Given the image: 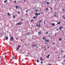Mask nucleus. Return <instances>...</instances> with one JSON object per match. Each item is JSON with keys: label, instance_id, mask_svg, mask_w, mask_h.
<instances>
[{"label": "nucleus", "instance_id": "1", "mask_svg": "<svg viewBox=\"0 0 65 65\" xmlns=\"http://www.w3.org/2000/svg\"><path fill=\"white\" fill-rule=\"evenodd\" d=\"M22 24L21 23V22H19V23L16 24H15V25H22Z\"/></svg>", "mask_w": 65, "mask_h": 65}, {"label": "nucleus", "instance_id": "2", "mask_svg": "<svg viewBox=\"0 0 65 65\" xmlns=\"http://www.w3.org/2000/svg\"><path fill=\"white\" fill-rule=\"evenodd\" d=\"M21 47V45H19L18 47L17 48V49H16V50L17 51H18L19 49V47Z\"/></svg>", "mask_w": 65, "mask_h": 65}, {"label": "nucleus", "instance_id": "3", "mask_svg": "<svg viewBox=\"0 0 65 65\" xmlns=\"http://www.w3.org/2000/svg\"><path fill=\"white\" fill-rule=\"evenodd\" d=\"M36 26H37V27H40V26H41L40 24H39V25H38L37 24L36 25Z\"/></svg>", "mask_w": 65, "mask_h": 65}, {"label": "nucleus", "instance_id": "4", "mask_svg": "<svg viewBox=\"0 0 65 65\" xmlns=\"http://www.w3.org/2000/svg\"><path fill=\"white\" fill-rule=\"evenodd\" d=\"M13 40V37H11L10 39V40L11 41H12Z\"/></svg>", "mask_w": 65, "mask_h": 65}, {"label": "nucleus", "instance_id": "5", "mask_svg": "<svg viewBox=\"0 0 65 65\" xmlns=\"http://www.w3.org/2000/svg\"><path fill=\"white\" fill-rule=\"evenodd\" d=\"M31 45L33 47H35L36 46H37V44H36V45H34V44H32Z\"/></svg>", "mask_w": 65, "mask_h": 65}, {"label": "nucleus", "instance_id": "6", "mask_svg": "<svg viewBox=\"0 0 65 65\" xmlns=\"http://www.w3.org/2000/svg\"><path fill=\"white\" fill-rule=\"evenodd\" d=\"M51 25H52V26H55V24L54 23L51 24Z\"/></svg>", "mask_w": 65, "mask_h": 65}, {"label": "nucleus", "instance_id": "7", "mask_svg": "<svg viewBox=\"0 0 65 65\" xmlns=\"http://www.w3.org/2000/svg\"><path fill=\"white\" fill-rule=\"evenodd\" d=\"M63 28V27H59V29H60V30H61V29H62Z\"/></svg>", "mask_w": 65, "mask_h": 65}, {"label": "nucleus", "instance_id": "8", "mask_svg": "<svg viewBox=\"0 0 65 65\" xmlns=\"http://www.w3.org/2000/svg\"><path fill=\"white\" fill-rule=\"evenodd\" d=\"M29 34H30V33H29V32H27V33H26L25 34L26 35H28Z\"/></svg>", "mask_w": 65, "mask_h": 65}, {"label": "nucleus", "instance_id": "9", "mask_svg": "<svg viewBox=\"0 0 65 65\" xmlns=\"http://www.w3.org/2000/svg\"><path fill=\"white\" fill-rule=\"evenodd\" d=\"M45 40H46V42H48L50 41L49 40H46V39Z\"/></svg>", "mask_w": 65, "mask_h": 65}, {"label": "nucleus", "instance_id": "10", "mask_svg": "<svg viewBox=\"0 0 65 65\" xmlns=\"http://www.w3.org/2000/svg\"><path fill=\"white\" fill-rule=\"evenodd\" d=\"M40 59H40L41 60V61H43V58H42V57H40Z\"/></svg>", "mask_w": 65, "mask_h": 65}, {"label": "nucleus", "instance_id": "11", "mask_svg": "<svg viewBox=\"0 0 65 65\" xmlns=\"http://www.w3.org/2000/svg\"><path fill=\"white\" fill-rule=\"evenodd\" d=\"M7 15H8V16H10V13L9 12L7 14Z\"/></svg>", "mask_w": 65, "mask_h": 65}, {"label": "nucleus", "instance_id": "12", "mask_svg": "<svg viewBox=\"0 0 65 65\" xmlns=\"http://www.w3.org/2000/svg\"><path fill=\"white\" fill-rule=\"evenodd\" d=\"M45 39H46V38H44V37H43V38H42V39H43V40H44Z\"/></svg>", "mask_w": 65, "mask_h": 65}, {"label": "nucleus", "instance_id": "13", "mask_svg": "<svg viewBox=\"0 0 65 65\" xmlns=\"http://www.w3.org/2000/svg\"><path fill=\"white\" fill-rule=\"evenodd\" d=\"M6 39V40H8V37H6L5 38Z\"/></svg>", "mask_w": 65, "mask_h": 65}, {"label": "nucleus", "instance_id": "14", "mask_svg": "<svg viewBox=\"0 0 65 65\" xmlns=\"http://www.w3.org/2000/svg\"><path fill=\"white\" fill-rule=\"evenodd\" d=\"M48 10V8H46V11H47Z\"/></svg>", "mask_w": 65, "mask_h": 65}, {"label": "nucleus", "instance_id": "15", "mask_svg": "<svg viewBox=\"0 0 65 65\" xmlns=\"http://www.w3.org/2000/svg\"><path fill=\"white\" fill-rule=\"evenodd\" d=\"M35 15L36 16L38 15V13H36L35 14Z\"/></svg>", "mask_w": 65, "mask_h": 65}, {"label": "nucleus", "instance_id": "16", "mask_svg": "<svg viewBox=\"0 0 65 65\" xmlns=\"http://www.w3.org/2000/svg\"><path fill=\"white\" fill-rule=\"evenodd\" d=\"M35 11L36 12H37L38 11V10H35Z\"/></svg>", "mask_w": 65, "mask_h": 65}, {"label": "nucleus", "instance_id": "17", "mask_svg": "<svg viewBox=\"0 0 65 65\" xmlns=\"http://www.w3.org/2000/svg\"><path fill=\"white\" fill-rule=\"evenodd\" d=\"M38 34H41L42 33H41L40 32H38Z\"/></svg>", "mask_w": 65, "mask_h": 65}, {"label": "nucleus", "instance_id": "18", "mask_svg": "<svg viewBox=\"0 0 65 65\" xmlns=\"http://www.w3.org/2000/svg\"><path fill=\"white\" fill-rule=\"evenodd\" d=\"M15 15H13V18H14V19H15Z\"/></svg>", "mask_w": 65, "mask_h": 65}, {"label": "nucleus", "instance_id": "19", "mask_svg": "<svg viewBox=\"0 0 65 65\" xmlns=\"http://www.w3.org/2000/svg\"><path fill=\"white\" fill-rule=\"evenodd\" d=\"M7 2V0H6V1H4V2L5 3H6Z\"/></svg>", "mask_w": 65, "mask_h": 65}, {"label": "nucleus", "instance_id": "20", "mask_svg": "<svg viewBox=\"0 0 65 65\" xmlns=\"http://www.w3.org/2000/svg\"><path fill=\"white\" fill-rule=\"evenodd\" d=\"M17 3V2H16V1H14V3H15H15Z\"/></svg>", "mask_w": 65, "mask_h": 65}, {"label": "nucleus", "instance_id": "21", "mask_svg": "<svg viewBox=\"0 0 65 65\" xmlns=\"http://www.w3.org/2000/svg\"><path fill=\"white\" fill-rule=\"evenodd\" d=\"M59 41H61V40H62V39H61V38H59Z\"/></svg>", "mask_w": 65, "mask_h": 65}, {"label": "nucleus", "instance_id": "22", "mask_svg": "<svg viewBox=\"0 0 65 65\" xmlns=\"http://www.w3.org/2000/svg\"><path fill=\"white\" fill-rule=\"evenodd\" d=\"M37 62H39V61L38 60H37Z\"/></svg>", "mask_w": 65, "mask_h": 65}, {"label": "nucleus", "instance_id": "23", "mask_svg": "<svg viewBox=\"0 0 65 65\" xmlns=\"http://www.w3.org/2000/svg\"><path fill=\"white\" fill-rule=\"evenodd\" d=\"M55 43H54V42H53V43L52 44H53V45H55Z\"/></svg>", "mask_w": 65, "mask_h": 65}, {"label": "nucleus", "instance_id": "24", "mask_svg": "<svg viewBox=\"0 0 65 65\" xmlns=\"http://www.w3.org/2000/svg\"><path fill=\"white\" fill-rule=\"evenodd\" d=\"M15 7H16V9H17L18 8V6H15Z\"/></svg>", "mask_w": 65, "mask_h": 65}, {"label": "nucleus", "instance_id": "25", "mask_svg": "<svg viewBox=\"0 0 65 65\" xmlns=\"http://www.w3.org/2000/svg\"><path fill=\"white\" fill-rule=\"evenodd\" d=\"M37 18V17H33V18H34V19H35V18Z\"/></svg>", "mask_w": 65, "mask_h": 65}, {"label": "nucleus", "instance_id": "26", "mask_svg": "<svg viewBox=\"0 0 65 65\" xmlns=\"http://www.w3.org/2000/svg\"><path fill=\"white\" fill-rule=\"evenodd\" d=\"M28 10H26V12H28Z\"/></svg>", "mask_w": 65, "mask_h": 65}, {"label": "nucleus", "instance_id": "27", "mask_svg": "<svg viewBox=\"0 0 65 65\" xmlns=\"http://www.w3.org/2000/svg\"><path fill=\"white\" fill-rule=\"evenodd\" d=\"M63 52V50H62L61 51H60V52H61V53H62V52Z\"/></svg>", "mask_w": 65, "mask_h": 65}, {"label": "nucleus", "instance_id": "28", "mask_svg": "<svg viewBox=\"0 0 65 65\" xmlns=\"http://www.w3.org/2000/svg\"><path fill=\"white\" fill-rule=\"evenodd\" d=\"M40 14H41V13H38V15H40Z\"/></svg>", "mask_w": 65, "mask_h": 65}, {"label": "nucleus", "instance_id": "29", "mask_svg": "<svg viewBox=\"0 0 65 65\" xmlns=\"http://www.w3.org/2000/svg\"><path fill=\"white\" fill-rule=\"evenodd\" d=\"M62 11H64V12L65 11V10H64L63 9L62 10Z\"/></svg>", "mask_w": 65, "mask_h": 65}, {"label": "nucleus", "instance_id": "30", "mask_svg": "<svg viewBox=\"0 0 65 65\" xmlns=\"http://www.w3.org/2000/svg\"><path fill=\"white\" fill-rule=\"evenodd\" d=\"M47 65H52V64H47Z\"/></svg>", "mask_w": 65, "mask_h": 65}, {"label": "nucleus", "instance_id": "31", "mask_svg": "<svg viewBox=\"0 0 65 65\" xmlns=\"http://www.w3.org/2000/svg\"><path fill=\"white\" fill-rule=\"evenodd\" d=\"M60 24V22H59L57 23V24Z\"/></svg>", "mask_w": 65, "mask_h": 65}, {"label": "nucleus", "instance_id": "32", "mask_svg": "<svg viewBox=\"0 0 65 65\" xmlns=\"http://www.w3.org/2000/svg\"><path fill=\"white\" fill-rule=\"evenodd\" d=\"M26 56H27V57H29V55H26Z\"/></svg>", "mask_w": 65, "mask_h": 65}, {"label": "nucleus", "instance_id": "33", "mask_svg": "<svg viewBox=\"0 0 65 65\" xmlns=\"http://www.w3.org/2000/svg\"><path fill=\"white\" fill-rule=\"evenodd\" d=\"M47 58H49V56H47Z\"/></svg>", "mask_w": 65, "mask_h": 65}, {"label": "nucleus", "instance_id": "34", "mask_svg": "<svg viewBox=\"0 0 65 65\" xmlns=\"http://www.w3.org/2000/svg\"><path fill=\"white\" fill-rule=\"evenodd\" d=\"M41 64H42V63H43V62H42V61H41Z\"/></svg>", "mask_w": 65, "mask_h": 65}, {"label": "nucleus", "instance_id": "35", "mask_svg": "<svg viewBox=\"0 0 65 65\" xmlns=\"http://www.w3.org/2000/svg\"><path fill=\"white\" fill-rule=\"evenodd\" d=\"M39 22H42V21L41 20H40Z\"/></svg>", "mask_w": 65, "mask_h": 65}, {"label": "nucleus", "instance_id": "36", "mask_svg": "<svg viewBox=\"0 0 65 65\" xmlns=\"http://www.w3.org/2000/svg\"><path fill=\"white\" fill-rule=\"evenodd\" d=\"M63 57L64 58H65V55H64V56H63Z\"/></svg>", "mask_w": 65, "mask_h": 65}, {"label": "nucleus", "instance_id": "37", "mask_svg": "<svg viewBox=\"0 0 65 65\" xmlns=\"http://www.w3.org/2000/svg\"><path fill=\"white\" fill-rule=\"evenodd\" d=\"M12 59H14V57H12Z\"/></svg>", "mask_w": 65, "mask_h": 65}, {"label": "nucleus", "instance_id": "38", "mask_svg": "<svg viewBox=\"0 0 65 65\" xmlns=\"http://www.w3.org/2000/svg\"><path fill=\"white\" fill-rule=\"evenodd\" d=\"M50 56V54H48V56Z\"/></svg>", "mask_w": 65, "mask_h": 65}, {"label": "nucleus", "instance_id": "39", "mask_svg": "<svg viewBox=\"0 0 65 65\" xmlns=\"http://www.w3.org/2000/svg\"><path fill=\"white\" fill-rule=\"evenodd\" d=\"M32 21H33V20H31V22H32Z\"/></svg>", "mask_w": 65, "mask_h": 65}, {"label": "nucleus", "instance_id": "40", "mask_svg": "<svg viewBox=\"0 0 65 65\" xmlns=\"http://www.w3.org/2000/svg\"><path fill=\"white\" fill-rule=\"evenodd\" d=\"M49 2H47V4H49Z\"/></svg>", "mask_w": 65, "mask_h": 65}, {"label": "nucleus", "instance_id": "41", "mask_svg": "<svg viewBox=\"0 0 65 65\" xmlns=\"http://www.w3.org/2000/svg\"><path fill=\"white\" fill-rule=\"evenodd\" d=\"M24 1L25 2L26 0H24Z\"/></svg>", "mask_w": 65, "mask_h": 65}, {"label": "nucleus", "instance_id": "42", "mask_svg": "<svg viewBox=\"0 0 65 65\" xmlns=\"http://www.w3.org/2000/svg\"><path fill=\"white\" fill-rule=\"evenodd\" d=\"M48 34V32H46V34Z\"/></svg>", "mask_w": 65, "mask_h": 65}, {"label": "nucleus", "instance_id": "43", "mask_svg": "<svg viewBox=\"0 0 65 65\" xmlns=\"http://www.w3.org/2000/svg\"><path fill=\"white\" fill-rule=\"evenodd\" d=\"M23 59H22V62H23Z\"/></svg>", "mask_w": 65, "mask_h": 65}, {"label": "nucleus", "instance_id": "44", "mask_svg": "<svg viewBox=\"0 0 65 65\" xmlns=\"http://www.w3.org/2000/svg\"><path fill=\"white\" fill-rule=\"evenodd\" d=\"M45 21H44V24H45Z\"/></svg>", "mask_w": 65, "mask_h": 65}, {"label": "nucleus", "instance_id": "45", "mask_svg": "<svg viewBox=\"0 0 65 65\" xmlns=\"http://www.w3.org/2000/svg\"><path fill=\"white\" fill-rule=\"evenodd\" d=\"M18 13H19V14H20V12H18Z\"/></svg>", "mask_w": 65, "mask_h": 65}, {"label": "nucleus", "instance_id": "46", "mask_svg": "<svg viewBox=\"0 0 65 65\" xmlns=\"http://www.w3.org/2000/svg\"><path fill=\"white\" fill-rule=\"evenodd\" d=\"M60 57H58V59H59Z\"/></svg>", "mask_w": 65, "mask_h": 65}, {"label": "nucleus", "instance_id": "47", "mask_svg": "<svg viewBox=\"0 0 65 65\" xmlns=\"http://www.w3.org/2000/svg\"><path fill=\"white\" fill-rule=\"evenodd\" d=\"M46 49H45L44 50V51H46Z\"/></svg>", "mask_w": 65, "mask_h": 65}, {"label": "nucleus", "instance_id": "48", "mask_svg": "<svg viewBox=\"0 0 65 65\" xmlns=\"http://www.w3.org/2000/svg\"><path fill=\"white\" fill-rule=\"evenodd\" d=\"M23 65H25V64L24 63V64H23Z\"/></svg>", "mask_w": 65, "mask_h": 65}, {"label": "nucleus", "instance_id": "49", "mask_svg": "<svg viewBox=\"0 0 65 65\" xmlns=\"http://www.w3.org/2000/svg\"><path fill=\"white\" fill-rule=\"evenodd\" d=\"M63 19H65V18L64 17H63Z\"/></svg>", "mask_w": 65, "mask_h": 65}, {"label": "nucleus", "instance_id": "50", "mask_svg": "<svg viewBox=\"0 0 65 65\" xmlns=\"http://www.w3.org/2000/svg\"><path fill=\"white\" fill-rule=\"evenodd\" d=\"M24 44L25 45H26V44Z\"/></svg>", "mask_w": 65, "mask_h": 65}, {"label": "nucleus", "instance_id": "51", "mask_svg": "<svg viewBox=\"0 0 65 65\" xmlns=\"http://www.w3.org/2000/svg\"><path fill=\"white\" fill-rule=\"evenodd\" d=\"M54 17H56V15H54Z\"/></svg>", "mask_w": 65, "mask_h": 65}, {"label": "nucleus", "instance_id": "52", "mask_svg": "<svg viewBox=\"0 0 65 65\" xmlns=\"http://www.w3.org/2000/svg\"><path fill=\"white\" fill-rule=\"evenodd\" d=\"M41 22H40L39 21V23H41Z\"/></svg>", "mask_w": 65, "mask_h": 65}, {"label": "nucleus", "instance_id": "53", "mask_svg": "<svg viewBox=\"0 0 65 65\" xmlns=\"http://www.w3.org/2000/svg\"><path fill=\"white\" fill-rule=\"evenodd\" d=\"M56 30H57V31H58V29H56Z\"/></svg>", "mask_w": 65, "mask_h": 65}, {"label": "nucleus", "instance_id": "54", "mask_svg": "<svg viewBox=\"0 0 65 65\" xmlns=\"http://www.w3.org/2000/svg\"><path fill=\"white\" fill-rule=\"evenodd\" d=\"M23 20V19H21V21H22V20Z\"/></svg>", "mask_w": 65, "mask_h": 65}, {"label": "nucleus", "instance_id": "55", "mask_svg": "<svg viewBox=\"0 0 65 65\" xmlns=\"http://www.w3.org/2000/svg\"><path fill=\"white\" fill-rule=\"evenodd\" d=\"M26 15H27V14L26 13V14H25Z\"/></svg>", "mask_w": 65, "mask_h": 65}, {"label": "nucleus", "instance_id": "56", "mask_svg": "<svg viewBox=\"0 0 65 65\" xmlns=\"http://www.w3.org/2000/svg\"><path fill=\"white\" fill-rule=\"evenodd\" d=\"M41 14H43V13H42V12H41Z\"/></svg>", "mask_w": 65, "mask_h": 65}, {"label": "nucleus", "instance_id": "57", "mask_svg": "<svg viewBox=\"0 0 65 65\" xmlns=\"http://www.w3.org/2000/svg\"><path fill=\"white\" fill-rule=\"evenodd\" d=\"M1 58V56H0V59Z\"/></svg>", "mask_w": 65, "mask_h": 65}, {"label": "nucleus", "instance_id": "58", "mask_svg": "<svg viewBox=\"0 0 65 65\" xmlns=\"http://www.w3.org/2000/svg\"><path fill=\"white\" fill-rule=\"evenodd\" d=\"M51 10L52 9V8H51Z\"/></svg>", "mask_w": 65, "mask_h": 65}, {"label": "nucleus", "instance_id": "59", "mask_svg": "<svg viewBox=\"0 0 65 65\" xmlns=\"http://www.w3.org/2000/svg\"><path fill=\"white\" fill-rule=\"evenodd\" d=\"M49 47H48V48H49Z\"/></svg>", "mask_w": 65, "mask_h": 65}, {"label": "nucleus", "instance_id": "60", "mask_svg": "<svg viewBox=\"0 0 65 65\" xmlns=\"http://www.w3.org/2000/svg\"><path fill=\"white\" fill-rule=\"evenodd\" d=\"M39 34H38V35H39Z\"/></svg>", "mask_w": 65, "mask_h": 65}, {"label": "nucleus", "instance_id": "61", "mask_svg": "<svg viewBox=\"0 0 65 65\" xmlns=\"http://www.w3.org/2000/svg\"><path fill=\"white\" fill-rule=\"evenodd\" d=\"M56 34H55V35H56Z\"/></svg>", "mask_w": 65, "mask_h": 65}, {"label": "nucleus", "instance_id": "62", "mask_svg": "<svg viewBox=\"0 0 65 65\" xmlns=\"http://www.w3.org/2000/svg\"><path fill=\"white\" fill-rule=\"evenodd\" d=\"M64 61H65V59H64Z\"/></svg>", "mask_w": 65, "mask_h": 65}, {"label": "nucleus", "instance_id": "63", "mask_svg": "<svg viewBox=\"0 0 65 65\" xmlns=\"http://www.w3.org/2000/svg\"><path fill=\"white\" fill-rule=\"evenodd\" d=\"M62 64H63V63H62Z\"/></svg>", "mask_w": 65, "mask_h": 65}, {"label": "nucleus", "instance_id": "64", "mask_svg": "<svg viewBox=\"0 0 65 65\" xmlns=\"http://www.w3.org/2000/svg\"><path fill=\"white\" fill-rule=\"evenodd\" d=\"M38 46H37V48H38Z\"/></svg>", "mask_w": 65, "mask_h": 65}]
</instances>
